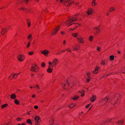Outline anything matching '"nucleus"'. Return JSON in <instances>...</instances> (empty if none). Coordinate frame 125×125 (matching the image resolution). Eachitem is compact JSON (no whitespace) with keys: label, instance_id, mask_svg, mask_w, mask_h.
I'll return each instance as SVG.
<instances>
[{"label":"nucleus","instance_id":"nucleus-21","mask_svg":"<svg viewBox=\"0 0 125 125\" xmlns=\"http://www.w3.org/2000/svg\"><path fill=\"white\" fill-rule=\"evenodd\" d=\"M35 67L33 66H32L31 67L30 69V70L32 71H33L36 72H37L36 70H35Z\"/></svg>","mask_w":125,"mask_h":125},{"label":"nucleus","instance_id":"nucleus-30","mask_svg":"<svg viewBox=\"0 0 125 125\" xmlns=\"http://www.w3.org/2000/svg\"><path fill=\"white\" fill-rule=\"evenodd\" d=\"M28 19H27V23L28 25V27H30L31 25V23L30 21L29 22L28 21Z\"/></svg>","mask_w":125,"mask_h":125},{"label":"nucleus","instance_id":"nucleus-6","mask_svg":"<svg viewBox=\"0 0 125 125\" xmlns=\"http://www.w3.org/2000/svg\"><path fill=\"white\" fill-rule=\"evenodd\" d=\"M49 52V51L47 50H44L41 52L42 53L44 54L45 56H47Z\"/></svg>","mask_w":125,"mask_h":125},{"label":"nucleus","instance_id":"nucleus-25","mask_svg":"<svg viewBox=\"0 0 125 125\" xmlns=\"http://www.w3.org/2000/svg\"><path fill=\"white\" fill-rule=\"evenodd\" d=\"M109 57L111 60H113L114 59V57L113 55H111Z\"/></svg>","mask_w":125,"mask_h":125},{"label":"nucleus","instance_id":"nucleus-8","mask_svg":"<svg viewBox=\"0 0 125 125\" xmlns=\"http://www.w3.org/2000/svg\"><path fill=\"white\" fill-rule=\"evenodd\" d=\"M70 1L68 0H65L64 3L65 6H70Z\"/></svg>","mask_w":125,"mask_h":125},{"label":"nucleus","instance_id":"nucleus-38","mask_svg":"<svg viewBox=\"0 0 125 125\" xmlns=\"http://www.w3.org/2000/svg\"><path fill=\"white\" fill-rule=\"evenodd\" d=\"M90 77H88L87 79H86V81H87L88 82L89 81H90Z\"/></svg>","mask_w":125,"mask_h":125},{"label":"nucleus","instance_id":"nucleus-18","mask_svg":"<svg viewBox=\"0 0 125 125\" xmlns=\"http://www.w3.org/2000/svg\"><path fill=\"white\" fill-rule=\"evenodd\" d=\"M79 46H78L77 47H76V46H74L73 47V50H75L77 51L78 50V48H79Z\"/></svg>","mask_w":125,"mask_h":125},{"label":"nucleus","instance_id":"nucleus-22","mask_svg":"<svg viewBox=\"0 0 125 125\" xmlns=\"http://www.w3.org/2000/svg\"><path fill=\"white\" fill-rule=\"evenodd\" d=\"M8 105L7 104H4L2 105L1 106L2 109H4L5 107H6V106H7Z\"/></svg>","mask_w":125,"mask_h":125},{"label":"nucleus","instance_id":"nucleus-51","mask_svg":"<svg viewBox=\"0 0 125 125\" xmlns=\"http://www.w3.org/2000/svg\"><path fill=\"white\" fill-rule=\"evenodd\" d=\"M21 9L22 10H24L25 9V7H21V8L20 9Z\"/></svg>","mask_w":125,"mask_h":125},{"label":"nucleus","instance_id":"nucleus-48","mask_svg":"<svg viewBox=\"0 0 125 125\" xmlns=\"http://www.w3.org/2000/svg\"><path fill=\"white\" fill-rule=\"evenodd\" d=\"M28 0H24V1L25 2V3L26 4H27L28 2Z\"/></svg>","mask_w":125,"mask_h":125},{"label":"nucleus","instance_id":"nucleus-59","mask_svg":"<svg viewBox=\"0 0 125 125\" xmlns=\"http://www.w3.org/2000/svg\"><path fill=\"white\" fill-rule=\"evenodd\" d=\"M90 73H87V76H88L89 75H90Z\"/></svg>","mask_w":125,"mask_h":125},{"label":"nucleus","instance_id":"nucleus-33","mask_svg":"<svg viewBox=\"0 0 125 125\" xmlns=\"http://www.w3.org/2000/svg\"><path fill=\"white\" fill-rule=\"evenodd\" d=\"M70 22V20L69 21H67L65 22V23L66 24H68Z\"/></svg>","mask_w":125,"mask_h":125},{"label":"nucleus","instance_id":"nucleus-62","mask_svg":"<svg viewBox=\"0 0 125 125\" xmlns=\"http://www.w3.org/2000/svg\"><path fill=\"white\" fill-rule=\"evenodd\" d=\"M61 51V52H65V50H62Z\"/></svg>","mask_w":125,"mask_h":125},{"label":"nucleus","instance_id":"nucleus-4","mask_svg":"<svg viewBox=\"0 0 125 125\" xmlns=\"http://www.w3.org/2000/svg\"><path fill=\"white\" fill-rule=\"evenodd\" d=\"M77 38L78 39L79 42L81 43H83L84 41L83 40V39L80 36H77Z\"/></svg>","mask_w":125,"mask_h":125},{"label":"nucleus","instance_id":"nucleus-34","mask_svg":"<svg viewBox=\"0 0 125 125\" xmlns=\"http://www.w3.org/2000/svg\"><path fill=\"white\" fill-rule=\"evenodd\" d=\"M108 99V98H107V97H106L105 98H104L102 99V101H105L106 102Z\"/></svg>","mask_w":125,"mask_h":125},{"label":"nucleus","instance_id":"nucleus-41","mask_svg":"<svg viewBox=\"0 0 125 125\" xmlns=\"http://www.w3.org/2000/svg\"><path fill=\"white\" fill-rule=\"evenodd\" d=\"M20 73H19L18 74L14 73L13 75V76H14L15 75H16V77H17L18 76V75H19Z\"/></svg>","mask_w":125,"mask_h":125},{"label":"nucleus","instance_id":"nucleus-15","mask_svg":"<svg viewBox=\"0 0 125 125\" xmlns=\"http://www.w3.org/2000/svg\"><path fill=\"white\" fill-rule=\"evenodd\" d=\"M79 97L78 96L75 95L72 98H71V99H72L74 100H76L79 98Z\"/></svg>","mask_w":125,"mask_h":125},{"label":"nucleus","instance_id":"nucleus-53","mask_svg":"<svg viewBox=\"0 0 125 125\" xmlns=\"http://www.w3.org/2000/svg\"><path fill=\"white\" fill-rule=\"evenodd\" d=\"M52 63H53L52 62H49V65H51L52 64Z\"/></svg>","mask_w":125,"mask_h":125},{"label":"nucleus","instance_id":"nucleus-40","mask_svg":"<svg viewBox=\"0 0 125 125\" xmlns=\"http://www.w3.org/2000/svg\"><path fill=\"white\" fill-rule=\"evenodd\" d=\"M35 87L37 88L38 89H40V87L37 84H36L35 86Z\"/></svg>","mask_w":125,"mask_h":125},{"label":"nucleus","instance_id":"nucleus-60","mask_svg":"<svg viewBox=\"0 0 125 125\" xmlns=\"http://www.w3.org/2000/svg\"><path fill=\"white\" fill-rule=\"evenodd\" d=\"M84 95V94L83 93H82V94L81 95V96L82 97Z\"/></svg>","mask_w":125,"mask_h":125},{"label":"nucleus","instance_id":"nucleus-57","mask_svg":"<svg viewBox=\"0 0 125 125\" xmlns=\"http://www.w3.org/2000/svg\"><path fill=\"white\" fill-rule=\"evenodd\" d=\"M37 125H40V123H39V122H38L37 123Z\"/></svg>","mask_w":125,"mask_h":125},{"label":"nucleus","instance_id":"nucleus-29","mask_svg":"<svg viewBox=\"0 0 125 125\" xmlns=\"http://www.w3.org/2000/svg\"><path fill=\"white\" fill-rule=\"evenodd\" d=\"M93 36H90L89 37V40L91 42L92 41V40H93Z\"/></svg>","mask_w":125,"mask_h":125},{"label":"nucleus","instance_id":"nucleus-55","mask_svg":"<svg viewBox=\"0 0 125 125\" xmlns=\"http://www.w3.org/2000/svg\"><path fill=\"white\" fill-rule=\"evenodd\" d=\"M117 103V101H116V102H115V103H114V104H113V103H112V104H113L114 105V104H116Z\"/></svg>","mask_w":125,"mask_h":125},{"label":"nucleus","instance_id":"nucleus-16","mask_svg":"<svg viewBox=\"0 0 125 125\" xmlns=\"http://www.w3.org/2000/svg\"><path fill=\"white\" fill-rule=\"evenodd\" d=\"M16 97V95L14 94H12L10 95V98L12 99H14Z\"/></svg>","mask_w":125,"mask_h":125},{"label":"nucleus","instance_id":"nucleus-5","mask_svg":"<svg viewBox=\"0 0 125 125\" xmlns=\"http://www.w3.org/2000/svg\"><path fill=\"white\" fill-rule=\"evenodd\" d=\"M93 12V10L91 8H89L88 11L86 12V13L88 15H90Z\"/></svg>","mask_w":125,"mask_h":125},{"label":"nucleus","instance_id":"nucleus-20","mask_svg":"<svg viewBox=\"0 0 125 125\" xmlns=\"http://www.w3.org/2000/svg\"><path fill=\"white\" fill-rule=\"evenodd\" d=\"M27 38L30 41L31 40L32 38L31 34H30Z\"/></svg>","mask_w":125,"mask_h":125},{"label":"nucleus","instance_id":"nucleus-1","mask_svg":"<svg viewBox=\"0 0 125 125\" xmlns=\"http://www.w3.org/2000/svg\"><path fill=\"white\" fill-rule=\"evenodd\" d=\"M60 28V26H57L53 30L51 33V35H55L57 33V32L59 30Z\"/></svg>","mask_w":125,"mask_h":125},{"label":"nucleus","instance_id":"nucleus-17","mask_svg":"<svg viewBox=\"0 0 125 125\" xmlns=\"http://www.w3.org/2000/svg\"><path fill=\"white\" fill-rule=\"evenodd\" d=\"M50 66H49L48 67V68L47 70V71L48 73H51L52 72V69H51L50 68Z\"/></svg>","mask_w":125,"mask_h":125},{"label":"nucleus","instance_id":"nucleus-3","mask_svg":"<svg viewBox=\"0 0 125 125\" xmlns=\"http://www.w3.org/2000/svg\"><path fill=\"white\" fill-rule=\"evenodd\" d=\"M78 14H76L75 15H73L72 18H71V23L72 22L77 21L78 19L76 18Z\"/></svg>","mask_w":125,"mask_h":125},{"label":"nucleus","instance_id":"nucleus-11","mask_svg":"<svg viewBox=\"0 0 125 125\" xmlns=\"http://www.w3.org/2000/svg\"><path fill=\"white\" fill-rule=\"evenodd\" d=\"M40 119V118L39 116H37L35 117L34 120L36 122H39V121Z\"/></svg>","mask_w":125,"mask_h":125},{"label":"nucleus","instance_id":"nucleus-44","mask_svg":"<svg viewBox=\"0 0 125 125\" xmlns=\"http://www.w3.org/2000/svg\"><path fill=\"white\" fill-rule=\"evenodd\" d=\"M17 125H25V124L24 123H22V124H18Z\"/></svg>","mask_w":125,"mask_h":125},{"label":"nucleus","instance_id":"nucleus-27","mask_svg":"<svg viewBox=\"0 0 125 125\" xmlns=\"http://www.w3.org/2000/svg\"><path fill=\"white\" fill-rule=\"evenodd\" d=\"M97 4V3L95 2H92L91 3V5L92 6H95Z\"/></svg>","mask_w":125,"mask_h":125},{"label":"nucleus","instance_id":"nucleus-32","mask_svg":"<svg viewBox=\"0 0 125 125\" xmlns=\"http://www.w3.org/2000/svg\"><path fill=\"white\" fill-rule=\"evenodd\" d=\"M41 66L43 67H44L45 66V63L44 62H42L41 64Z\"/></svg>","mask_w":125,"mask_h":125},{"label":"nucleus","instance_id":"nucleus-35","mask_svg":"<svg viewBox=\"0 0 125 125\" xmlns=\"http://www.w3.org/2000/svg\"><path fill=\"white\" fill-rule=\"evenodd\" d=\"M72 35L73 36L76 37V36H77V33H74L72 34Z\"/></svg>","mask_w":125,"mask_h":125},{"label":"nucleus","instance_id":"nucleus-2","mask_svg":"<svg viewBox=\"0 0 125 125\" xmlns=\"http://www.w3.org/2000/svg\"><path fill=\"white\" fill-rule=\"evenodd\" d=\"M17 58L19 62L22 61L24 59L25 57L23 55L20 54L18 55Z\"/></svg>","mask_w":125,"mask_h":125},{"label":"nucleus","instance_id":"nucleus-10","mask_svg":"<svg viewBox=\"0 0 125 125\" xmlns=\"http://www.w3.org/2000/svg\"><path fill=\"white\" fill-rule=\"evenodd\" d=\"M65 83L63 84L62 85V86L63 88L65 87L66 88H67L68 85H69V83H68V80L65 82Z\"/></svg>","mask_w":125,"mask_h":125},{"label":"nucleus","instance_id":"nucleus-47","mask_svg":"<svg viewBox=\"0 0 125 125\" xmlns=\"http://www.w3.org/2000/svg\"><path fill=\"white\" fill-rule=\"evenodd\" d=\"M76 82H73V84L74 86H75V85H76Z\"/></svg>","mask_w":125,"mask_h":125},{"label":"nucleus","instance_id":"nucleus-7","mask_svg":"<svg viewBox=\"0 0 125 125\" xmlns=\"http://www.w3.org/2000/svg\"><path fill=\"white\" fill-rule=\"evenodd\" d=\"M52 63L53 64H52V67H53V66H55L56 64L58 63V60L56 58L54 59L53 60Z\"/></svg>","mask_w":125,"mask_h":125},{"label":"nucleus","instance_id":"nucleus-26","mask_svg":"<svg viewBox=\"0 0 125 125\" xmlns=\"http://www.w3.org/2000/svg\"><path fill=\"white\" fill-rule=\"evenodd\" d=\"M53 120L52 119H51L50 121V125H52L53 123Z\"/></svg>","mask_w":125,"mask_h":125},{"label":"nucleus","instance_id":"nucleus-31","mask_svg":"<svg viewBox=\"0 0 125 125\" xmlns=\"http://www.w3.org/2000/svg\"><path fill=\"white\" fill-rule=\"evenodd\" d=\"M122 72L125 73V67L123 68L122 70Z\"/></svg>","mask_w":125,"mask_h":125},{"label":"nucleus","instance_id":"nucleus-37","mask_svg":"<svg viewBox=\"0 0 125 125\" xmlns=\"http://www.w3.org/2000/svg\"><path fill=\"white\" fill-rule=\"evenodd\" d=\"M101 63L102 65H104L105 64L104 61L103 60L102 61Z\"/></svg>","mask_w":125,"mask_h":125},{"label":"nucleus","instance_id":"nucleus-19","mask_svg":"<svg viewBox=\"0 0 125 125\" xmlns=\"http://www.w3.org/2000/svg\"><path fill=\"white\" fill-rule=\"evenodd\" d=\"M26 122L27 123L31 125H32V124L31 120L30 119H28L27 120Z\"/></svg>","mask_w":125,"mask_h":125},{"label":"nucleus","instance_id":"nucleus-49","mask_svg":"<svg viewBox=\"0 0 125 125\" xmlns=\"http://www.w3.org/2000/svg\"><path fill=\"white\" fill-rule=\"evenodd\" d=\"M62 53L61 51L57 53L58 54H61Z\"/></svg>","mask_w":125,"mask_h":125},{"label":"nucleus","instance_id":"nucleus-42","mask_svg":"<svg viewBox=\"0 0 125 125\" xmlns=\"http://www.w3.org/2000/svg\"><path fill=\"white\" fill-rule=\"evenodd\" d=\"M85 92V91H84V90H83L82 92H81L80 91H79V92L80 93H84V92Z\"/></svg>","mask_w":125,"mask_h":125},{"label":"nucleus","instance_id":"nucleus-13","mask_svg":"<svg viewBox=\"0 0 125 125\" xmlns=\"http://www.w3.org/2000/svg\"><path fill=\"white\" fill-rule=\"evenodd\" d=\"M99 69V67L96 66L95 67V70H94L93 72L94 73H97L98 72V69Z\"/></svg>","mask_w":125,"mask_h":125},{"label":"nucleus","instance_id":"nucleus-39","mask_svg":"<svg viewBox=\"0 0 125 125\" xmlns=\"http://www.w3.org/2000/svg\"><path fill=\"white\" fill-rule=\"evenodd\" d=\"M33 53L32 52H29V54L30 55H31L33 54Z\"/></svg>","mask_w":125,"mask_h":125},{"label":"nucleus","instance_id":"nucleus-63","mask_svg":"<svg viewBox=\"0 0 125 125\" xmlns=\"http://www.w3.org/2000/svg\"><path fill=\"white\" fill-rule=\"evenodd\" d=\"M61 33L62 34H63L64 33V32L63 31H61Z\"/></svg>","mask_w":125,"mask_h":125},{"label":"nucleus","instance_id":"nucleus-50","mask_svg":"<svg viewBox=\"0 0 125 125\" xmlns=\"http://www.w3.org/2000/svg\"><path fill=\"white\" fill-rule=\"evenodd\" d=\"M100 47H98L97 48V50L99 51H100Z\"/></svg>","mask_w":125,"mask_h":125},{"label":"nucleus","instance_id":"nucleus-58","mask_svg":"<svg viewBox=\"0 0 125 125\" xmlns=\"http://www.w3.org/2000/svg\"><path fill=\"white\" fill-rule=\"evenodd\" d=\"M32 97L33 98H34L35 97V95L34 94H33L32 96Z\"/></svg>","mask_w":125,"mask_h":125},{"label":"nucleus","instance_id":"nucleus-46","mask_svg":"<svg viewBox=\"0 0 125 125\" xmlns=\"http://www.w3.org/2000/svg\"><path fill=\"white\" fill-rule=\"evenodd\" d=\"M16 120L18 121H19L21 120L20 118H18L16 119Z\"/></svg>","mask_w":125,"mask_h":125},{"label":"nucleus","instance_id":"nucleus-54","mask_svg":"<svg viewBox=\"0 0 125 125\" xmlns=\"http://www.w3.org/2000/svg\"><path fill=\"white\" fill-rule=\"evenodd\" d=\"M66 50L68 52H70V50L69 49H68Z\"/></svg>","mask_w":125,"mask_h":125},{"label":"nucleus","instance_id":"nucleus-12","mask_svg":"<svg viewBox=\"0 0 125 125\" xmlns=\"http://www.w3.org/2000/svg\"><path fill=\"white\" fill-rule=\"evenodd\" d=\"M94 31H96L97 33H99L100 32V30L98 28L95 27L94 28Z\"/></svg>","mask_w":125,"mask_h":125},{"label":"nucleus","instance_id":"nucleus-43","mask_svg":"<svg viewBox=\"0 0 125 125\" xmlns=\"http://www.w3.org/2000/svg\"><path fill=\"white\" fill-rule=\"evenodd\" d=\"M34 108L35 109H37L38 108V107L37 105H35L34 106Z\"/></svg>","mask_w":125,"mask_h":125},{"label":"nucleus","instance_id":"nucleus-23","mask_svg":"<svg viewBox=\"0 0 125 125\" xmlns=\"http://www.w3.org/2000/svg\"><path fill=\"white\" fill-rule=\"evenodd\" d=\"M14 103L18 105L19 104V102L18 101L17 99H15L14 101Z\"/></svg>","mask_w":125,"mask_h":125},{"label":"nucleus","instance_id":"nucleus-45","mask_svg":"<svg viewBox=\"0 0 125 125\" xmlns=\"http://www.w3.org/2000/svg\"><path fill=\"white\" fill-rule=\"evenodd\" d=\"M90 104H88L85 106V107L86 108H87L90 106Z\"/></svg>","mask_w":125,"mask_h":125},{"label":"nucleus","instance_id":"nucleus-28","mask_svg":"<svg viewBox=\"0 0 125 125\" xmlns=\"http://www.w3.org/2000/svg\"><path fill=\"white\" fill-rule=\"evenodd\" d=\"M115 9L114 7H111L110 8V12H111L112 11H114L115 10Z\"/></svg>","mask_w":125,"mask_h":125},{"label":"nucleus","instance_id":"nucleus-24","mask_svg":"<svg viewBox=\"0 0 125 125\" xmlns=\"http://www.w3.org/2000/svg\"><path fill=\"white\" fill-rule=\"evenodd\" d=\"M123 121L121 120L119 121L118 122H117L119 125H121L123 123Z\"/></svg>","mask_w":125,"mask_h":125},{"label":"nucleus","instance_id":"nucleus-61","mask_svg":"<svg viewBox=\"0 0 125 125\" xmlns=\"http://www.w3.org/2000/svg\"><path fill=\"white\" fill-rule=\"evenodd\" d=\"M63 0H60V1L61 2H62V1H63Z\"/></svg>","mask_w":125,"mask_h":125},{"label":"nucleus","instance_id":"nucleus-9","mask_svg":"<svg viewBox=\"0 0 125 125\" xmlns=\"http://www.w3.org/2000/svg\"><path fill=\"white\" fill-rule=\"evenodd\" d=\"M96 97L95 95H93L90 98V101L92 102H94L95 100Z\"/></svg>","mask_w":125,"mask_h":125},{"label":"nucleus","instance_id":"nucleus-36","mask_svg":"<svg viewBox=\"0 0 125 125\" xmlns=\"http://www.w3.org/2000/svg\"><path fill=\"white\" fill-rule=\"evenodd\" d=\"M30 45V42H29L27 45V47L28 48Z\"/></svg>","mask_w":125,"mask_h":125},{"label":"nucleus","instance_id":"nucleus-56","mask_svg":"<svg viewBox=\"0 0 125 125\" xmlns=\"http://www.w3.org/2000/svg\"><path fill=\"white\" fill-rule=\"evenodd\" d=\"M66 41L65 40H64L63 41V44H65V43H66Z\"/></svg>","mask_w":125,"mask_h":125},{"label":"nucleus","instance_id":"nucleus-52","mask_svg":"<svg viewBox=\"0 0 125 125\" xmlns=\"http://www.w3.org/2000/svg\"><path fill=\"white\" fill-rule=\"evenodd\" d=\"M39 69L38 67V68H35V70L37 71V72L38 71V69Z\"/></svg>","mask_w":125,"mask_h":125},{"label":"nucleus","instance_id":"nucleus-14","mask_svg":"<svg viewBox=\"0 0 125 125\" xmlns=\"http://www.w3.org/2000/svg\"><path fill=\"white\" fill-rule=\"evenodd\" d=\"M7 30V29L6 28H2V31L1 32L2 34L3 35L4 34L5 31H6Z\"/></svg>","mask_w":125,"mask_h":125},{"label":"nucleus","instance_id":"nucleus-64","mask_svg":"<svg viewBox=\"0 0 125 125\" xmlns=\"http://www.w3.org/2000/svg\"><path fill=\"white\" fill-rule=\"evenodd\" d=\"M117 52L118 53H120V52L119 51H117Z\"/></svg>","mask_w":125,"mask_h":125}]
</instances>
